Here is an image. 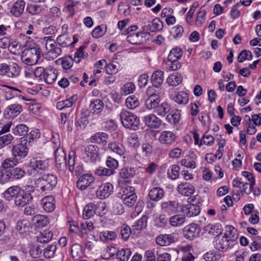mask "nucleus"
I'll return each instance as SVG.
<instances>
[{
	"mask_svg": "<svg viewBox=\"0 0 261 261\" xmlns=\"http://www.w3.org/2000/svg\"><path fill=\"white\" fill-rule=\"evenodd\" d=\"M77 96L73 95L68 99L60 101L57 102L56 108L60 110L64 108H70L75 102L77 100Z\"/></svg>",
	"mask_w": 261,
	"mask_h": 261,
	"instance_id": "e433bc0d",
	"label": "nucleus"
},
{
	"mask_svg": "<svg viewBox=\"0 0 261 261\" xmlns=\"http://www.w3.org/2000/svg\"><path fill=\"white\" fill-rule=\"evenodd\" d=\"M56 245L51 244L47 246L43 250V256L45 258H50L54 256L55 251L56 250Z\"/></svg>",
	"mask_w": 261,
	"mask_h": 261,
	"instance_id": "69168bd1",
	"label": "nucleus"
},
{
	"mask_svg": "<svg viewBox=\"0 0 261 261\" xmlns=\"http://www.w3.org/2000/svg\"><path fill=\"white\" fill-rule=\"evenodd\" d=\"M181 212L188 217H195L198 215L200 208L197 204L188 202L179 206Z\"/></svg>",
	"mask_w": 261,
	"mask_h": 261,
	"instance_id": "9d476101",
	"label": "nucleus"
},
{
	"mask_svg": "<svg viewBox=\"0 0 261 261\" xmlns=\"http://www.w3.org/2000/svg\"><path fill=\"white\" fill-rule=\"evenodd\" d=\"M161 207L162 213L170 215L176 213L178 208V204L173 201L163 202L161 203Z\"/></svg>",
	"mask_w": 261,
	"mask_h": 261,
	"instance_id": "4be33fe9",
	"label": "nucleus"
},
{
	"mask_svg": "<svg viewBox=\"0 0 261 261\" xmlns=\"http://www.w3.org/2000/svg\"><path fill=\"white\" fill-rule=\"evenodd\" d=\"M113 192V185L109 182H107L99 186L96 191V194L98 198L103 199L109 197Z\"/></svg>",
	"mask_w": 261,
	"mask_h": 261,
	"instance_id": "4468645a",
	"label": "nucleus"
},
{
	"mask_svg": "<svg viewBox=\"0 0 261 261\" xmlns=\"http://www.w3.org/2000/svg\"><path fill=\"white\" fill-rule=\"evenodd\" d=\"M163 27V22L161 19L159 18H155L148 25L144 27V31L155 32L161 31Z\"/></svg>",
	"mask_w": 261,
	"mask_h": 261,
	"instance_id": "393cba45",
	"label": "nucleus"
},
{
	"mask_svg": "<svg viewBox=\"0 0 261 261\" xmlns=\"http://www.w3.org/2000/svg\"><path fill=\"white\" fill-rule=\"evenodd\" d=\"M41 205L43 209L46 212H53L55 208V200L51 195L44 197L41 200Z\"/></svg>",
	"mask_w": 261,
	"mask_h": 261,
	"instance_id": "5701e85b",
	"label": "nucleus"
},
{
	"mask_svg": "<svg viewBox=\"0 0 261 261\" xmlns=\"http://www.w3.org/2000/svg\"><path fill=\"white\" fill-rule=\"evenodd\" d=\"M22 111L21 105L14 103L9 105L5 111V115L9 118H14L17 116Z\"/></svg>",
	"mask_w": 261,
	"mask_h": 261,
	"instance_id": "412c9836",
	"label": "nucleus"
},
{
	"mask_svg": "<svg viewBox=\"0 0 261 261\" xmlns=\"http://www.w3.org/2000/svg\"><path fill=\"white\" fill-rule=\"evenodd\" d=\"M43 80L48 84L53 83L57 77V72L54 69H46L45 74L43 75Z\"/></svg>",
	"mask_w": 261,
	"mask_h": 261,
	"instance_id": "58836bf2",
	"label": "nucleus"
},
{
	"mask_svg": "<svg viewBox=\"0 0 261 261\" xmlns=\"http://www.w3.org/2000/svg\"><path fill=\"white\" fill-rule=\"evenodd\" d=\"M125 105L129 109H134L139 105V102L138 98L134 96H128L125 100Z\"/></svg>",
	"mask_w": 261,
	"mask_h": 261,
	"instance_id": "13d9d810",
	"label": "nucleus"
},
{
	"mask_svg": "<svg viewBox=\"0 0 261 261\" xmlns=\"http://www.w3.org/2000/svg\"><path fill=\"white\" fill-rule=\"evenodd\" d=\"M136 174V170L133 167H125L120 170L119 175L123 179L133 177Z\"/></svg>",
	"mask_w": 261,
	"mask_h": 261,
	"instance_id": "a18cd8bd",
	"label": "nucleus"
},
{
	"mask_svg": "<svg viewBox=\"0 0 261 261\" xmlns=\"http://www.w3.org/2000/svg\"><path fill=\"white\" fill-rule=\"evenodd\" d=\"M12 132L16 136L24 137L29 132V127L25 124H20L13 128Z\"/></svg>",
	"mask_w": 261,
	"mask_h": 261,
	"instance_id": "3c124183",
	"label": "nucleus"
},
{
	"mask_svg": "<svg viewBox=\"0 0 261 261\" xmlns=\"http://www.w3.org/2000/svg\"><path fill=\"white\" fill-rule=\"evenodd\" d=\"M12 154L15 158L21 159L24 158L28 154V149L27 146V142L22 141L18 144L15 145L12 148Z\"/></svg>",
	"mask_w": 261,
	"mask_h": 261,
	"instance_id": "2eb2a0df",
	"label": "nucleus"
},
{
	"mask_svg": "<svg viewBox=\"0 0 261 261\" xmlns=\"http://www.w3.org/2000/svg\"><path fill=\"white\" fill-rule=\"evenodd\" d=\"M200 231L198 226L195 223H192L184 228L182 234L187 239L192 240L198 236Z\"/></svg>",
	"mask_w": 261,
	"mask_h": 261,
	"instance_id": "9b49d317",
	"label": "nucleus"
},
{
	"mask_svg": "<svg viewBox=\"0 0 261 261\" xmlns=\"http://www.w3.org/2000/svg\"><path fill=\"white\" fill-rule=\"evenodd\" d=\"M143 121L145 125L150 128H158L161 126L162 123V120L153 114L144 116Z\"/></svg>",
	"mask_w": 261,
	"mask_h": 261,
	"instance_id": "dca6fc26",
	"label": "nucleus"
},
{
	"mask_svg": "<svg viewBox=\"0 0 261 261\" xmlns=\"http://www.w3.org/2000/svg\"><path fill=\"white\" fill-rule=\"evenodd\" d=\"M94 181V178L91 174H85L78 179L76 185L81 190H84Z\"/></svg>",
	"mask_w": 261,
	"mask_h": 261,
	"instance_id": "f3484780",
	"label": "nucleus"
},
{
	"mask_svg": "<svg viewBox=\"0 0 261 261\" xmlns=\"http://www.w3.org/2000/svg\"><path fill=\"white\" fill-rule=\"evenodd\" d=\"M21 190V189L18 186L10 187L3 193L4 198L7 201L15 200Z\"/></svg>",
	"mask_w": 261,
	"mask_h": 261,
	"instance_id": "bb28decb",
	"label": "nucleus"
},
{
	"mask_svg": "<svg viewBox=\"0 0 261 261\" xmlns=\"http://www.w3.org/2000/svg\"><path fill=\"white\" fill-rule=\"evenodd\" d=\"M84 46H81L75 51L73 59L75 63H79L81 62V59L88 57V54L84 51Z\"/></svg>",
	"mask_w": 261,
	"mask_h": 261,
	"instance_id": "0e129e2a",
	"label": "nucleus"
},
{
	"mask_svg": "<svg viewBox=\"0 0 261 261\" xmlns=\"http://www.w3.org/2000/svg\"><path fill=\"white\" fill-rule=\"evenodd\" d=\"M104 104L103 101L98 99L91 101L89 107L93 114H98L103 110Z\"/></svg>",
	"mask_w": 261,
	"mask_h": 261,
	"instance_id": "ea45409f",
	"label": "nucleus"
},
{
	"mask_svg": "<svg viewBox=\"0 0 261 261\" xmlns=\"http://www.w3.org/2000/svg\"><path fill=\"white\" fill-rule=\"evenodd\" d=\"M108 147L111 151L116 153L120 156L122 155L125 152V149L123 145L119 143H111L109 144Z\"/></svg>",
	"mask_w": 261,
	"mask_h": 261,
	"instance_id": "de8ad7c7",
	"label": "nucleus"
},
{
	"mask_svg": "<svg viewBox=\"0 0 261 261\" xmlns=\"http://www.w3.org/2000/svg\"><path fill=\"white\" fill-rule=\"evenodd\" d=\"M182 81L181 75L177 72L171 74L167 79V82L169 85L175 87L181 84Z\"/></svg>",
	"mask_w": 261,
	"mask_h": 261,
	"instance_id": "79ce46f5",
	"label": "nucleus"
},
{
	"mask_svg": "<svg viewBox=\"0 0 261 261\" xmlns=\"http://www.w3.org/2000/svg\"><path fill=\"white\" fill-rule=\"evenodd\" d=\"M196 154L194 152H190L188 156L180 161V164L187 168L194 169L196 167Z\"/></svg>",
	"mask_w": 261,
	"mask_h": 261,
	"instance_id": "cd10ccee",
	"label": "nucleus"
},
{
	"mask_svg": "<svg viewBox=\"0 0 261 261\" xmlns=\"http://www.w3.org/2000/svg\"><path fill=\"white\" fill-rule=\"evenodd\" d=\"M136 89V86L132 82L125 84L121 88V92L126 95L133 93Z\"/></svg>",
	"mask_w": 261,
	"mask_h": 261,
	"instance_id": "774afa93",
	"label": "nucleus"
},
{
	"mask_svg": "<svg viewBox=\"0 0 261 261\" xmlns=\"http://www.w3.org/2000/svg\"><path fill=\"white\" fill-rule=\"evenodd\" d=\"M27 187L29 190L25 191L21 189L18 195L15 198L14 203L17 206H24L31 203L33 200V196L31 194V192L34 191V188L32 186H27Z\"/></svg>",
	"mask_w": 261,
	"mask_h": 261,
	"instance_id": "0eeeda50",
	"label": "nucleus"
},
{
	"mask_svg": "<svg viewBox=\"0 0 261 261\" xmlns=\"http://www.w3.org/2000/svg\"><path fill=\"white\" fill-rule=\"evenodd\" d=\"M183 51L182 49L178 47H176L172 49L168 56V58L172 59H176L178 60L182 56Z\"/></svg>",
	"mask_w": 261,
	"mask_h": 261,
	"instance_id": "bf43d9fd",
	"label": "nucleus"
},
{
	"mask_svg": "<svg viewBox=\"0 0 261 261\" xmlns=\"http://www.w3.org/2000/svg\"><path fill=\"white\" fill-rule=\"evenodd\" d=\"M176 139V134L172 131L164 130L162 132L159 137L160 143L165 146L172 145Z\"/></svg>",
	"mask_w": 261,
	"mask_h": 261,
	"instance_id": "ddd939ff",
	"label": "nucleus"
},
{
	"mask_svg": "<svg viewBox=\"0 0 261 261\" xmlns=\"http://www.w3.org/2000/svg\"><path fill=\"white\" fill-rule=\"evenodd\" d=\"M108 139V135L104 132H98L90 138L91 142L94 143L106 144Z\"/></svg>",
	"mask_w": 261,
	"mask_h": 261,
	"instance_id": "72a5a7b5",
	"label": "nucleus"
},
{
	"mask_svg": "<svg viewBox=\"0 0 261 261\" xmlns=\"http://www.w3.org/2000/svg\"><path fill=\"white\" fill-rule=\"evenodd\" d=\"M177 190L180 194L189 196L194 194L195 187L189 183L182 182L178 186Z\"/></svg>",
	"mask_w": 261,
	"mask_h": 261,
	"instance_id": "a878e982",
	"label": "nucleus"
},
{
	"mask_svg": "<svg viewBox=\"0 0 261 261\" xmlns=\"http://www.w3.org/2000/svg\"><path fill=\"white\" fill-rule=\"evenodd\" d=\"M55 162L57 168L64 170L67 167L66 154L63 148H57L55 150Z\"/></svg>",
	"mask_w": 261,
	"mask_h": 261,
	"instance_id": "f8f14e48",
	"label": "nucleus"
},
{
	"mask_svg": "<svg viewBox=\"0 0 261 261\" xmlns=\"http://www.w3.org/2000/svg\"><path fill=\"white\" fill-rule=\"evenodd\" d=\"M99 158V149L97 145H90L85 148L84 159L87 163H95Z\"/></svg>",
	"mask_w": 261,
	"mask_h": 261,
	"instance_id": "1a4fd4ad",
	"label": "nucleus"
},
{
	"mask_svg": "<svg viewBox=\"0 0 261 261\" xmlns=\"http://www.w3.org/2000/svg\"><path fill=\"white\" fill-rule=\"evenodd\" d=\"M56 41L60 47H67L72 44L70 38L65 34L59 35L57 37Z\"/></svg>",
	"mask_w": 261,
	"mask_h": 261,
	"instance_id": "09e8293b",
	"label": "nucleus"
},
{
	"mask_svg": "<svg viewBox=\"0 0 261 261\" xmlns=\"http://www.w3.org/2000/svg\"><path fill=\"white\" fill-rule=\"evenodd\" d=\"M7 87H8L9 89H10V91H6L5 93V97L6 100H9L11 99L12 98L14 97V96H17L19 98L25 100V101H30L31 99H28L24 97L23 95H20L17 94V92L19 93H21V91L19 89L13 87H11L9 86H7Z\"/></svg>",
	"mask_w": 261,
	"mask_h": 261,
	"instance_id": "c756f323",
	"label": "nucleus"
},
{
	"mask_svg": "<svg viewBox=\"0 0 261 261\" xmlns=\"http://www.w3.org/2000/svg\"><path fill=\"white\" fill-rule=\"evenodd\" d=\"M214 246L217 250L224 251L230 246V242L224 235L219 236L215 238Z\"/></svg>",
	"mask_w": 261,
	"mask_h": 261,
	"instance_id": "6ab92c4d",
	"label": "nucleus"
},
{
	"mask_svg": "<svg viewBox=\"0 0 261 261\" xmlns=\"http://www.w3.org/2000/svg\"><path fill=\"white\" fill-rule=\"evenodd\" d=\"M170 111V106L166 102L159 103L155 109V112L160 116L164 117Z\"/></svg>",
	"mask_w": 261,
	"mask_h": 261,
	"instance_id": "5fc2aeb1",
	"label": "nucleus"
},
{
	"mask_svg": "<svg viewBox=\"0 0 261 261\" xmlns=\"http://www.w3.org/2000/svg\"><path fill=\"white\" fill-rule=\"evenodd\" d=\"M145 106L150 110H155L161 101L159 94L155 93L153 87H149L146 91Z\"/></svg>",
	"mask_w": 261,
	"mask_h": 261,
	"instance_id": "423d86ee",
	"label": "nucleus"
},
{
	"mask_svg": "<svg viewBox=\"0 0 261 261\" xmlns=\"http://www.w3.org/2000/svg\"><path fill=\"white\" fill-rule=\"evenodd\" d=\"M131 255V251L129 248L122 249L118 251L116 258L118 261H127Z\"/></svg>",
	"mask_w": 261,
	"mask_h": 261,
	"instance_id": "49530a36",
	"label": "nucleus"
},
{
	"mask_svg": "<svg viewBox=\"0 0 261 261\" xmlns=\"http://www.w3.org/2000/svg\"><path fill=\"white\" fill-rule=\"evenodd\" d=\"M133 195H136L134 188L128 186L122 188L118 194V196L121 199H123L126 197H127V198Z\"/></svg>",
	"mask_w": 261,
	"mask_h": 261,
	"instance_id": "8fccbe9b",
	"label": "nucleus"
},
{
	"mask_svg": "<svg viewBox=\"0 0 261 261\" xmlns=\"http://www.w3.org/2000/svg\"><path fill=\"white\" fill-rule=\"evenodd\" d=\"M204 230L212 237L216 236V237L222 234L223 232L222 226L219 223L209 224L204 227Z\"/></svg>",
	"mask_w": 261,
	"mask_h": 261,
	"instance_id": "b1692460",
	"label": "nucleus"
},
{
	"mask_svg": "<svg viewBox=\"0 0 261 261\" xmlns=\"http://www.w3.org/2000/svg\"><path fill=\"white\" fill-rule=\"evenodd\" d=\"M76 5V2L72 0L67 1L65 3L64 11L67 13L69 16H73L74 14V7Z\"/></svg>",
	"mask_w": 261,
	"mask_h": 261,
	"instance_id": "6e6d98bb",
	"label": "nucleus"
},
{
	"mask_svg": "<svg viewBox=\"0 0 261 261\" xmlns=\"http://www.w3.org/2000/svg\"><path fill=\"white\" fill-rule=\"evenodd\" d=\"M53 233L51 231L45 230L40 232L37 236V241L41 243H46L51 240Z\"/></svg>",
	"mask_w": 261,
	"mask_h": 261,
	"instance_id": "c03bdc74",
	"label": "nucleus"
},
{
	"mask_svg": "<svg viewBox=\"0 0 261 261\" xmlns=\"http://www.w3.org/2000/svg\"><path fill=\"white\" fill-rule=\"evenodd\" d=\"M95 204L90 202L84 207L83 212V217L84 219H89L96 214Z\"/></svg>",
	"mask_w": 261,
	"mask_h": 261,
	"instance_id": "4c0bfd02",
	"label": "nucleus"
},
{
	"mask_svg": "<svg viewBox=\"0 0 261 261\" xmlns=\"http://www.w3.org/2000/svg\"><path fill=\"white\" fill-rule=\"evenodd\" d=\"M42 43L44 44L46 50V54L50 56L52 58L55 59L60 56L62 50L57 42L51 38V37H45L42 40Z\"/></svg>",
	"mask_w": 261,
	"mask_h": 261,
	"instance_id": "39448f33",
	"label": "nucleus"
},
{
	"mask_svg": "<svg viewBox=\"0 0 261 261\" xmlns=\"http://www.w3.org/2000/svg\"><path fill=\"white\" fill-rule=\"evenodd\" d=\"M180 119V111L177 109L171 110L166 116V120L171 124L178 123Z\"/></svg>",
	"mask_w": 261,
	"mask_h": 261,
	"instance_id": "c9c22d12",
	"label": "nucleus"
},
{
	"mask_svg": "<svg viewBox=\"0 0 261 261\" xmlns=\"http://www.w3.org/2000/svg\"><path fill=\"white\" fill-rule=\"evenodd\" d=\"M102 241H108L114 240L116 238V233L114 231L106 230L100 232L99 235Z\"/></svg>",
	"mask_w": 261,
	"mask_h": 261,
	"instance_id": "680f3d73",
	"label": "nucleus"
},
{
	"mask_svg": "<svg viewBox=\"0 0 261 261\" xmlns=\"http://www.w3.org/2000/svg\"><path fill=\"white\" fill-rule=\"evenodd\" d=\"M20 67L15 62L0 64V75L9 78H16L20 75Z\"/></svg>",
	"mask_w": 261,
	"mask_h": 261,
	"instance_id": "20e7f679",
	"label": "nucleus"
},
{
	"mask_svg": "<svg viewBox=\"0 0 261 261\" xmlns=\"http://www.w3.org/2000/svg\"><path fill=\"white\" fill-rule=\"evenodd\" d=\"M147 218L146 216H143L140 219L136 221L133 225L134 230L138 231L141 230L146 226Z\"/></svg>",
	"mask_w": 261,
	"mask_h": 261,
	"instance_id": "e2e57ef3",
	"label": "nucleus"
},
{
	"mask_svg": "<svg viewBox=\"0 0 261 261\" xmlns=\"http://www.w3.org/2000/svg\"><path fill=\"white\" fill-rule=\"evenodd\" d=\"M10 180H17L23 177L25 175V171L22 168H15L9 170Z\"/></svg>",
	"mask_w": 261,
	"mask_h": 261,
	"instance_id": "37998d69",
	"label": "nucleus"
},
{
	"mask_svg": "<svg viewBox=\"0 0 261 261\" xmlns=\"http://www.w3.org/2000/svg\"><path fill=\"white\" fill-rule=\"evenodd\" d=\"M221 257L220 253L215 251L207 252L204 255L205 261H217L219 260Z\"/></svg>",
	"mask_w": 261,
	"mask_h": 261,
	"instance_id": "052dcab7",
	"label": "nucleus"
},
{
	"mask_svg": "<svg viewBox=\"0 0 261 261\" xmlns=\"http://www.w3.org/2000/svg\"><path fill=\"white\" fill-rule=\"evenodd\" d=\"M120 67L117 59H113L110 63L107 64L106 72L107 74L112 75L118 72Z\"/></svg>",
	"mask_w": 261,
	"mask_h": 261,
	"instance_id": "a19ab883",
	"label": "nucleus"
},
{
	"mask_svg": "<svg viewBox=\"0 0 261 261\" xmlns=\"http://www.w3.org/2000/svg\"><path fill=\"white\" fill-rule=\"evenodd\" d=\"M18 162L15 157L5 159L2 164V166L5 169L13 167L18 164Z\"/></svg>",
	"mask_w": 261,
	"mask_h": 261,
	"instance_id": "338daca9",
	"label": "nucleus"
},
{
	"mask_svg": "<svg viewBox=\"0 0 261 261\" xmlns=\"http://www.w3.org/2000/svg\"><path fill=\"white\" fill-rule=\"evenodd\" d=\"M224 236L230 242H233L237 241L239 237L237 229L231 225H227L226 226L225 232Z\"/></svg>",
	"mask_w": 261,
	"mask_h": 261,
	"instance_id": "2f4dec72",
	"label": "nucleus"
},
{
	"mask_svg": "<svg viewBox=\"0 0 261 261\" xmlns=\"http://www.w3.org/2000/svg\"><path fill=\"white\" fill-rule=\"evenodd\" d=\"M57 177L53 174H44L35 179L34 188L39 192H47L52 190L57 185Z\"/></svg>",
	"mask_w": 261,
	"mask_h": 261,
	"instance_id": "f257e3e1",
	"label": "nucleus"
},
{
	"mask_svg": "<svg viewBox=\"0 0 261 261\" xmlns=\"http://www.w3.org/2000/svg\"><path fill=\"white\" fill-rule=\"evenodd\" d=\"M186 222V218L182 215H174L169 219V223L171 226L177 227L182 225Z\"/></svg>",
	"mask_w": 261,
	"mask_h": 261,
	"instance_id": "473e14b6",
	"label": "nucleus"
},
{
	"mask_svg": "<svg viewBox=\"0 0 261 261\" xmlns=\"http://www.w3.org/2000/svg\"><path fill=\"white\" fill-rule=\"evenodd\" d=\"M171 98L177 104L180 106H185L189 102V95L188 92L181 91L175 93Z\"/></svg>",
	"mask_w": 261,
	"mask_h": 261,
	"instance_id": "aec40b11",
	"label": "nucleus"
},
{
	"mask_svg": "<svg viewBox=\"0 0 261 261\" xmlns=\"http://www.w3.org/2000/svg\"><path fill=\"white\" fill-rule=\"evenodd\" d=\"M164 81V73L160 70L154 71L151 76V82L154 87H159Z\"/></svg>",
	"mask_w": 261,
	"mask_h": 261,
	"instance_id": "f704fd0d",
	"label": "nucleus"
},
{
	"mask_svg": "<svg viewBox=\"0 0 261 261\" xmlns=\"http://www.w3.org/2000/svg\"><path fill=\"white\" fill-rule=\"evenodd\" d=\"M176 241V234H165L158 236L156 239V243L161 246H168Z\"/></svg>",
	"mask_w": 261,
	"mask_h": 261,
	"instance_id": "a211bd4d",
	"label": "nucleus"
},
{
	"mask_svg": "<svg viewBox=\"0 0 261 261\" xmlns=\"http://www.w3.org/2000/svg\"><path fill=\"white\" fill-rule=\"evenodd\" d=\"M119 116L124 127L134 130L139 129L140 120L134 114L126 110H122Z\"/></svg>",
	"mask_w": 261,
	"mask_h": 261,
	"instance_id": "f03ea898",
	"label": "nucleus"
},
{
	"mask_svg": "<svg viewBox=\"0 0 261 261\" xmlns=\"http://www.w3.org/2000/svg\"><path fill=\"white\" fill-rule=\"evenodd\" d=\"M169 219L164 214L160 215L154 220V225L159 228H163L167 226Z\"/></svg>",
	"mask_w": 261,
	"mask_h": 261,
	"instance_id": "4d7b16f0",
	"label": "nucleus"
},
{
	"mask_svg": "<svg viewBox=\"0 0 261 261\" xmlns=\"http://www.w3.org/2000/svg\"><path fill=\"white\" fill-rule=\"evenodd\" d=\"M164 196L163 189L160 187H154L151 189L148 193V197L152 200L158 201Z\"/></svg>",
	"mask_w": 261,
	"mask_h": 261,
	"instance_id": "7c9ffc66",
	"label": "nucleus"
},
{
	"mask_svg": "<svg viewBox=\"0 0 261 261\" xmlns=\"http://www.w3.org/2000/svg\"><path fill=\"white\" fill-rule=\"evenodd\" d=\"M40 54V49L38 46L27 48L22 52L21 59L25 64L32 66L37 63Z\"/></svg>",
	"mask_w": 261,
	"mask_h": 261,
	"instance_id": "7ed1b4c3",
	"label": "nucleus"
},
{
	"mask_svg": "<svg viewBox=\"0 0 261 261\" xmlns=\"http://www.w3.org/2000/svg\"><path fill=\"white\" fill-rule=\"evenodd\" d=\"M166 68L169 71H175L180 68L181 65L180 63L176 59H172L168 58L165 63Z\"/></svg>",
	"mask_w": 261,
	"mask_h": 261,
	"instance_id": "603ef678",
	"label": "nucleus"
},
{
	"mask_svg": "<svg viewBox=\"0 0 261 261\" xmlns=\"http://www.w3.org/2000/svg\"><path fill=\"white\" fill-rule=\"evenodd\" d=\"M24 1L20 0L16 2L10 9V13L15 17L20 16L23 13L25 7Z\"/></svg>",
	"mask_w": 261,
	"mask_h": 261,
	"instance_id": "c85d7f7f",
	"label": "nucleus"
},
{
	"mask_svg": "<svg viewBox=\"0 0 261 261\" xmlns=\"http://www.w3.org/2000/svg\"><path fill=\"white\" fill-rule=\"evenodd\" d=\"M33 221L36 227H43L45 226L48 223L47 218L42 215L35 216L33 218Z\"/></svg>",
	"mask_w": 261,
	"mask_h": 261,
	"instance_id": "864d4df0",
	"label": "nucleus"
},
{
	"mask_svg": "<svg viewBox=\"0 0 261 261\" xmlns=\"http://www.w3.org/2000/svg\"><path fill=\"white\" fill-rule=\"evenodd\" d=\"M49 160L40 157L32 158L29 163V167L35 173H42L47 170L49 166Z\"/></svg>",
	"mask_w": 261,
	"mask_h": 261,
	"instance_id": "6e6552de",
	"label": "nucleus"
}]
</instances>
